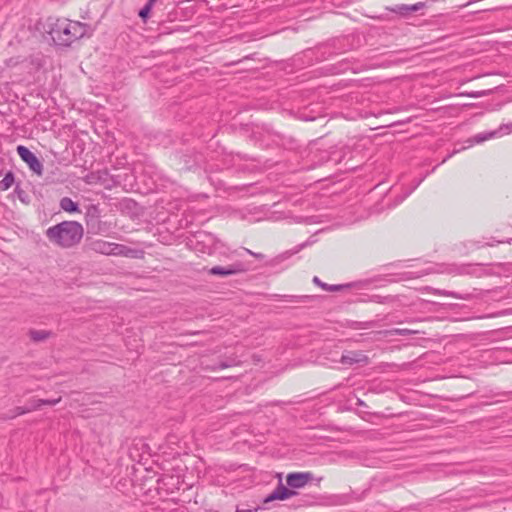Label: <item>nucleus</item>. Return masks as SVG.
I'll list each match as a JSON object with an SVG mask.
<instances>
[{"mask_svg":"<svg viewBox=\"0 0 512 512\" xmlns=\"http://www.w3.org/2000/svg\"><path fill=\"white\" fill-rule=\"evenodd\" d=\"M43 29L56 46L69 47L87 35L89 25L67 18L49 16L43 24Z\"/></svg>","mask_w":512,"mask_h":512,"instance_id":"f257e3e1","label":"nucleus"},{"mask_svg":"<svg viewBox=\"0 0 512 512\" xmlns=\"http://www.w3.org/2000/svg\"><path fill=\"white\" fill-rule=\"evenodd\" d=\"M48 240L62 248L78 244L83 237V227L76 221H63L46 230Z\"/></svg>","mask_w":512,"mask_h":512,"instance_id":"f03ea898","label":"nucleus"},{"mask_svg":"<svg viewBox=\"0 0 512 512\" xmlns=\"http://www.w3.org/2000/svg\"><path fill=\"white\" fill-rule=\"evenodd\" d=\"M186 245L197 253L212 255L223 247L215 235L206 231H197L186 238Z\"/></svg>","mask_w":512,"mask_h":512,"instance_id":"7ed1b4c3","label":"nucleus"},{"mask_svg":"<svg viewBox=\"0 0 512 512\" xmlns=\"http://www.w3.org/2000/svg\"><path fill=\"white\" fill-rule=\"evenodd\" d=\"M248 270V265L242 261H235L227 266H214L208 270L210 275L228 277L231 275L240 274Z\"/></svg>","mask_w":512,"mask_h":512,"instance_id":"20e7f679","label":"nucleus"},{"mask_svg":"<svg viewBox=\"0 0 512 512\" xmlns=\"http://www.w3.org/2000/svg\"><path fill=\"white\" fill-rule=\"evenodd\" d=\"M90 248L94 252L104 255H126L124 252L126 247L124 245L110 243L104 240H96L91 242Z\"/></svg>","mask_w":512,"mask_h":512,"instance_id":"39448f33","label":"nucleus"},{"mask_svg":"<svg viewBox=\"0 0 512 512\" xmlns=\"http://www.w3.org/2000/svg\"><path fill=\"white\" fill-rule=\"evenodd\" d=\"M16 150L20 158L29 166L30 170L41 176L43 173V165L37 156L23 145L17 146Z\"/></svg>","mask_w":512,"mask_h":512,"instance_id":"423d86ee","label":"nucleus"},{"mask_svg":"<svg viewBox=\"0 0 512 512\" xmlns=\"http://www.w3.org/2000/svg\"><path fill=\"white\" fill-rule=\"evenodd\" d=\"M313 479L310 472H292L286 477L287 486L294 490L303 488Z\"/></svg>","mask_w":512,"mask_h":512,"instance_id":"0eeeda50","label":"nucleus"},{"mask_svg":"<svg viewBox=\"0 0 512 512\" xmlns=\"http://www.w3.org/2000/svg\"><path fill=\"white\" fill-rule=\"evenodd\" d=\"M295 495H297V492L284 486L280 480L276 488L268 496L265 497L264 503H269L274 500H286Z\"/></svg>","mask_w":512,"mask_h":512,"instance_id":"6e6552de","label":"nucleus"},{"mask_svg":"<svg viewBox=\"0 0 512 512\" xmlns=\"http://www.w3.org/2000/svg\"><path fill=\"white\" fill-rule=\"evenodd\" d=\"M339 362L345 366H351L356 363H367L368 357L361 352L347 351L342 354Z\"/></svg>","mask_w":512,"mask_h":512,"instance_id":"1a4fd4ad","label":"nucleus"},{"mask_svg":"<svg viewBox=\"0 0 512 512\" xmlns=\"http://www.w3.org/2000/svg\"><path fill=\"white\" fill-rule=\"evenodd\" d=\"M312 242L311 241H305L297 246H295L293 249H290V250H287L283 253H281L280 255H278L277 257H275L272 262L275 263V264H278L288 258H290L292 255H295L297 254L298 252H300L302 249H304L305 247H307L308 245H310Z\"/></svg>","mask_w":512,"mask_h":512,"instance_id":"9d476101","label":"nucleus"},{"mask_svg":"<svg viewBox=\"0 0 512 512\" xmlns=\"http://www.w3.org/2000/svg\"><path fill=\"white\" fill-rule=\"evenodd\" d=\"M349 152L350 150L347 146L333 147L329 152V157L327 160L333 161L336 164L341 163L344 160L346 154Z\"/></svg>","mask_w":512,"mask_h":512,"instance_id":"9b49d317","label":"nucleus"},{"mask_svg":"<svg viewBox=\"0 0 512 512\" xmlns=\"http://www.w3.org/2000/svg\"><path fill=\"white\" fill-rule=\"evenodd\" d=\"M475 271V267L471 264H461V265H450L448 268L449 273L457 274V275H471Z\"/></svg>","mask_w":512,"mask_h":512,"instance_id":"f8f14e48","label":"nucleus"},{"mask_svg":"<svg viewBox=\"0 0 512 512\" xmlns=\"http://www.w3.org/2000/svg\"><path fill=\"white\" fill-rule=\"evenodd\" d=\"M51 335H52V332L51 331H47V330L31 329L29 331V337L34 342L44 341V340L48 339Z\"/></svg>","mask_w":512,"mask_h":512,"instance_id":"ddd939ff","label":"nucleus"},{"mask_svg":"<svg viewBox=\"0 0 512 512\" xmlns=\"http://www.w3.org/2000/svg\"><path fill=\"white\" fill-rule=\"evenodd\" d=\"M60 208L66 212H70V213H73V212H77L79 211V206H78V203L74 202L71 198L69 197H63L61 200H60Z\"/></svg>","mask_w":512,"mask_h":512,"instance_id":"4468645a","label":"nucleus"},{"mask_svg":"<svg viewBox=\"0 0 512 512\" xmlns=\"http://www.w3.org/2000/svg\"><path fill=\"white\" fill-rule=\"evenodd\" d=\"M313 283L321 287L325 291H340L344 289L346 286L344 285H329L327 283L322 282L317 276L313 278Z\"/></svg>","mask_w":512,"mask_h":512,"instance_id":"2eb2a0df","label":"nucleus"},{"mask_svg":"<svg viewBox=\"0 0 512 512\" xmlns=\"http://www.w3.org/2000/svg\"><path fill=\"white\" fill-rule=\"evenodd\" d=\"M423 7H424V3H422V2H418L413 5L402 4V5L398 6L397 11L400 12L401 14L406 15L410 12H416V11L422 9Z\"/></svg>","mask_w":512,"mask_h":512,"instance_id":"dca6fc26","label":"nucleus"},{"mask_svg":"<svg viewBox=\"0 0 512 512\" xmlns=\"http://www.w3.org/2000/svg\"><path fill=\"white\" fill-rule=\"evenodd\" d=\"M14 181H15V176H14L13 172L8 171L5 174V176L3 177V179L0 181V190H2V191L8 190L13 185Z\"/></svg>","mask_w":512,"mask_h":512,"instance_id":"f3484780","label":"nucleus"},{"mask_svg":"<svg viewBox=\"0 0 512 512\" xmlns=\"http://www.w3.org/2000/svg\"><path fill=\"white\" fill-rule=\"evenodd\" d=\"M156 0H148L144 7L139 11V17L142 20H146Z\"/></svg>","mask_w":512,"mask_h":512,"instance_id":"a211bd4d","label":"nucleus"},{"mask_svg":"<svg viewBox=\"0 0 512 512\" xmlns=\"http://www.w3.org/2000/svg\"><path fill=\"white\" fill-rule=\"evenodd\" d=\"M339 66V72H345L347 70L356 72L358 70V66L355 67L354 64H352L348 59H343L341 62H339Z\"/></svg>","mask_w":512,"mask_h":512,"instance_id":"6ab92c4d","label":"nucleus"},{"mask_svg":"<svg viewBox=\"0 0 512 512\" xmlns=\"http://www.w3.org/2000/svg\"><path fill=\"white\" fill-rule=\"evenodd\" d=\"M416 331L414 330H410V329H393L392 331H390V334L391 335H399V336H408V335H412V334H415Z\"/></svg>","mask_w":512,"mask_h":512,"instance_id":"aec40b11","label":"nucleus"},{"mask_svg":"<svg viewBox=\"0 0 512 512\" xmlns=\"http://www.w3.org/2000/svg\"><path fill=\"white\" fill-rule=\"evenodd\" d=\"M435 293L439 294V295L450 296L455 299H467V297H463V296L459 295L458 293L452 292V291L436 290Z\"/></svg>","mask_w":512,"mask_h":512,"instance_id":"412c9836","label":"nucleus"},{"mask_svg":"<svg viewBox=\"0 0 512 512\" xmlns=\"http://www.w3.org/2000/svg\"><path fill=\"white\" fill-rule=\"evenodd\" d=\"M494 134H495L494 132L487 133V134L481 133V134L475 135L473 139H474L475 143H481V142L489 139L490 137L494 136Z\"/></svg>","mask_w":512,"mask_h":512,"instance_id":"4be33fe9","label":"nucleus"},{"mask_svg":"<svg viewBox=\"0 0 512 512\" xmlns=\"http://www.w3.org/2000/svg\"><path fill=\"white\" fill-rule=\"evenodd\" d=\"M61 399H62L61 397H58L56 399H39V402L41 403V406H43V405L54 406V405L60 403Z\"/></svg>","mask_w":512,"mask_h":512,"instance_id":"5701e85b","label":"nucleus"},{"mask_svg":"<svg viewBox=\"0 0 512 512\" xmlns=\"http://www.w3.org/2000/svg\"><path fill=\"white\" fill-rule=\"evenodd\" d=\"M235 365V361L234 360H230V361H220L216 364V366L214 367V369H225V368H228V367H231Z\"/></svg>","mask_w":512,"mask_h":512,"instance_id":"b1692460","label":"nucleus"},{"mask_svg":"<svg viewBox=\"0 0 512 512\" xmlns=\"http://www.w3.org/2000/svg\"><path fill=\"white\" fill-rule=\"evenodd\" d=\"M30 412L32 411H36L38 409H40L41 407V403L39 402V399H31L29 400V405H27Z\"/></svg>","mask_w":512,"mask_h":512,"instance_id":"393cba45","label":"nucleus"},{"mask_svg":"<svg viewBox=\"0 0 512 512\" xmlns=\"http://www.w3.org/2000/svg\"><path fill=\"white\" fill-rule=\"evenodd\" d=\"M15 193L22 202H26L27 194L18 184L15 187Z\"/></svg>","mask_w":512,"mask_h":512,"instance_id":"a878e982","label":"nucleus"},{"mask_svg":"<svg viewBox=\"0 0 512 512\" xmlns=\"http://www.w3.org/2000/svg\"><path fill=\"white\" fill-rule=\"evenodd\" d=\"M291 298H292L291 301L298 302V303H306L312 297L311 296H307V295H303V296H291Z\"/></svg>","mask_w":512,"mask_h":512,"instance_id":"bb28decb","label":"nucleus"},{"mask_svg":"<svg viewBox=\"0 0 512 512\" xmlns=\"http://www.w3.org/2000/svg\"><path fill=\"white\" fill-rule=\"evenodd\" d=\"M260 509L259 506L245 508L243 506H237L236 512H257Z\"/></svg>","mask_w":512,"mask_h":512,"instance_id":"cd10ccee","label":"nucleus"},{"mask_svg":"<svg viewBox=\"0 0 512 512\" xmlns=\"http://www.w3.org/2000/svg\"><path fill=\"white\" fill-rule=\"evenodd\" d=\"M7 67H15L19 64V57H12L6 60L5 62Z\"/></svg>","mask_w":512,"mask_h":512,"instance_id":"c85d7f7f","label":"nucleus"},{"mask_svg":"<svg viewBox=\"0 0 512 512\" xmlns=\"http://www.w3.org/2000/svg\"><path fill=\"white\" fill-rule=\"evenodd\" d=\"M14 412H15V415H24L26 413H29L30 410H29L28 406H24V407H16L14 409Z\"/></svg>","mask_w":512,"mask_h":512,"instance_id":"c756f323","label":"nucleus"},{"mask_svg":"<svg viewBox=\"0 0 512 512\" xmlns=\"http://www.w3.org/2000/svg\"><path fill=\"white\" fill-rule=\"evenodd\" d=\"M466 95L471 98H479V97H482L483 95H485V93L483 91H472V92L466 93Z\"/></svg>","mask_w":512,"mask_h":512,"instance_id":"7c9ffc66","label":"nucleus"},{"mask_svg":"<svg viewBox=\"0 0 512 512\" xmlns=\"http://www.w3.org/2000/svg\"><path fill=\"white\" fill-rule=\"evenodd\" d=\"M245 250H246V252H247L248 254H250V255H252V256H254V257L258 258V259H263V258H264V255H263V254H261V253H254V252H252V251H251V250H249V249H245Z\"/></svg>","mask_w":512,"mask_h":512,"instance_id":"2f4dec72","label":"nucleus"},{"mask_svg":"<svg viewBox=\"0 0 512 512\" xmlns=\"http://www.w3.org/2000/svg\"><path fill=\"white\" fill-rule=\"evenodd\" d=\"M382 299H386V297H381V296H373V300L376 301V302H379V303H382Z\"/></svg>","mask_w":512,"mask_h":512,"instance_id":"473e14b6","label":"nucleus"},{"mask_svg":"<svg viewBox=\"0 0 512 512\" xmlns=\"http://www.w3.org/2000/svg\"><path fill=\"white\" fill-rule=\"evenodd\" d=\"M90 210H93L95 213L98 212V208L96 206H92Z\"/></svg>","mask_w":512,"mask_h":512,"instance_id":"72a5a7b5","label":"nucleus"},{"mask_svg":"<svg viewBox=\"0 0 512 512\" xmlns=\"http://www.w3.org/2000/svg\"><path fill=\"white\" fill-rule=\"evenodd\" d=\"M404 198H405V197H400V199L398 200V202H397V203H395L393 206H395V205H397L398 203H400L401 201H403V200H404Z\"/></svg>","mask_w":512,"mask_h":512,"instance_id":"f704fd0d","label":"nucleus"}]
</instances>
